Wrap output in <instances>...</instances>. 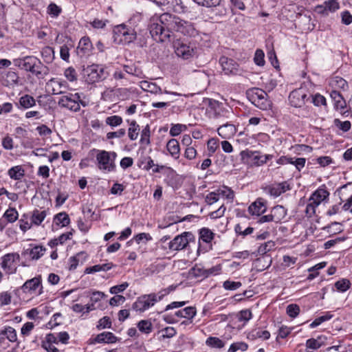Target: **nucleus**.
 <instances>
[{"instance_id": "obj_1", "label": "nucleus", "mask_w": 352, "mask_h": 352, "mask_svg": "<svg viewBox=\"0 0 352 352\" xmlns=\"http://www.w3.org/2000/svg\"><path fill=\"white\" fill-rule=\"evenodd\" d=\"M173 31L188 36H194L196 33L192 23L168 12L151 19L149 32L155 41L166 42L168 41Z\"/></svg>"}, {"instance_id": "obj_2", "label": "nucleus", "mask_w": 352, "mask_h": 352, "mask_svg": "<svg viewBox=\"0 0 352 352\" xmlns=\"http://www.w3.org/2000/svg\"><path fill=\"white\" fill-rule=\"evenodd\" d=\"M136 37V30L128 25L122 23L113 28L114 41L118 44H129L134 41Z\"/></svg>"}, {"instance_id": "obj_3", "label": "nucleus", "mask_w": 352, "mask_h": 352, "mask_svg": "<svg viewBox=\"0 0 352 352\" xmlns=\"http://www.w3.org/2000/svg\"><path fill=\"white\" fill-rule=\"evenodd\" d=\"M329 196V191L326 189L324 185L319 187L315 190L309 199V203L307 205L305 212L309 217L316 213V208L323 201L328 199Z\"/></svg>"}, {"instance_id": "obj_4", "label": "nucleus", "mask_w": 352, "mask_h": 352, "mask_svg": "<svg viewBox=\"0 0 352 352\" xmlns=\"http://www.w3.org/2000/svg\"><path fill=\"white\" fill-rule=\"evenodd\" d=\"M165 294H162L157 296V294L152 293L142 295L138 298L137 300L133 304L132 308L137 311L143 312L153 306L155 302L161 300Z\"/></svg>"}, {"instance_id": "obj_5", "label": "nucleus", "mask_w": 352, "mask_h": 352, "mask_svg": "<svg viewBox=\"0 0 352 352\" xmlns=\"http://www.w3.org/2000/svg\"><path fill=\"white\" fill-rule=\"evenodd\" d=\"M195 237L191 232H185L175 236L168 245V248L173 251H179L186 248L189 243L194 241Z\"/></svg>"}, {"instance_id": "obj_6", "label": "nucleus", "mask_w": 352, "mask_h": 352, "mask_svg": "<svg viewBox=\"0 0 352 352\" xmlns=\"http://www.w3.org/2000/svg\"><path fill=\"white\" fill-rule=\"evenodd\" d=\"M96 161L98 162V168L102 171L111 172L116 168L113 159L110 157V153L106 151H98L96 155Z\"/></svg>"}, {"instance_id": "obj_7", "label": "nucleus", "mask_w": 352, "mask_h": 352, "mask_svg": "<svg viewBox=\"0 0 352 352\" xmlns=\"http://www.w3.org/2000/svg\"><path fill=\"white\" fill-rule=\"evenodd\" d=\"M174 49L176 55L184 60H188L195 54V47L190 43H185L180 41L174 43Z\"/></svg>"}, {"instance_id": "obj_8", "label": "nucleus", "mask_w": 352, "mask_h": 352, "mask_svg": "<svg viewBox=\"0 0 352 352\" xmlns=\"http://www.w3.org/2000/svg\"><path fill=\"white\" fill-rule=\"evenodd\" d=\"M208 107L210 111L212 112L214 118H229L232 114V111L226 108L223 104L215 100H208Z\"/></svg>"}, {"instance_id": "obj_9", "label": "nucleus", "mask_w": 352, "mask_h": 352, "mask_svg": "<svg viewBox=\"0 0 352 352\" xmlns=\"http://www.w3.org/2000/svg\"><path fill=\"white\" fill-rule=\"evenodd\" d=\"M79 101L80 95L78 93L75 94H69L60 98L58 104L62 107L76 112L80 110Z\"/></svg>"}, {"instance_id": "obj_10", "label": "nucleus", "mask_w": 352, "mask_h": 352, "mask_svg": "<svg viewBox=\"0 0 352 352\" xmlns=\"http://www.w3.org/2000/svg\"><path fill=\"white\" fill-rule=\"evenodd\" d=\"M84 70L87 76V80L91 83L98 82L107 77L103 67L98 65L87 66V67Z\"/></svg>"}, {"instance_id": "obj_11", "label": "nucleus", "mask_w": 352, "mask_h": 352, "mask_svg": "<svg viewBox=\"0 0 352 352\" xmlns=\"http://www.w3.org/2000/svg\"><path fill=\"white\" fill-rule=\"evenodd\" d=\"M240 155L243 162L250 166H261L264 162L259 151H242Z\"/></svg>"}, {"instance_id": "obj_12", "label": "nucleus", "mask_w": 352, "mask_h": 352, "mask_svg": "<svg viewBox=\"0 0 352 352\" xmlns=\"http://www.w3.org/2000/svg\"><path fill=\"white\" fill-rule=\"evenodd\" d=\"M340 8L338 0H327L322 4L315 7V12L322 16H328L330 13H334Z\"/></svg>"}, {"instance_id": "obj_13", "label": "nucleus", "mask_w": 352, "mask_h": 352, "mask_svg": "<svg viewBox=\"0 0 352 352\" xmlns=\"http://www.w3.org/2000/svg\"><path fill=\"white\" fill-rule=\"evenodd\" d=\"M219 63L225 74L236 75L239 74V66L233 59L226 56H222L219 59Z\"/></svg>"}, {"instance_id": "obj_14", "label": "nucleus", "mask_w": 352, "mask_h": 352, "mask_svg": "<svg viewBox=\"0 0 352 352\" xmlns=\"http://www.w3.org/2000/svg\"><path fill=\"white\" fill-rule=\"evenodd\" d=\"M248 97L252 104L263 109L264 107V90L259 88H252L248 91Z\"/></svg>"}, {"instance_id": "obj_15", "label": "nucleus", "mask_w": 352, "mask_h": 352, "mask_svg": "<svg viewBox=\"0 0 352 352\" xmlns=\"http://www.w3.org/2000/svg\"><path fill=\"white\" fill-rule=\"evenodd\" d=\"M307 94L302 89H296L292 91L289 96V101L292 106L300 107L305 103Z\"/></svg>"}, {"instance_id": "obj_16", "label": "nucleus", "mask_w": 352, "mask_h": 352, "mask_svg": "<svg viewBox=\"0 0 352 352\" xmlns=\"http://www.w3.org/2000/svg\"><path fill=\"white\" fill-rule=\"evenodd\" d=\"M19 254H7L2 258L1 267L8 274L15 273L16 267L14 266L15 258H19Z\"/></svg>"}, {"instance_id": "obj_17", "label": "nucleus", "mask_w": 352, "mask_h": 352, "mask_svg": "<svg viewBox=\"0 0 352 352\" xmlns=\"http://www.w3.org/2000/svg\"><path fill=\"white\" fill-rule=\"evenodd\" d=\"M291 188L290 184L287 181L275 183L267 187L269 194L274 197H278L283 193L290 190Z\"/></svg>"}, {"instance_id": "obj_18", "label": "nucleus", "mask_w": 352, "mask_h": 352, "mask_svg": "<svg viewBox=\"0 0 352 352\" xmlns=\"http://www.w3.org/2000/svg\"><path fill=\"white\" fill-rule=\"evenodd\" d=\"M285 214L286 211L284 207L276 206L272 209L270 214L265 215V222L274 221L278 223L285 217Z\"/></svg>"}, {"instance_id": "obj_19", "label": "nucleus", "mask_w": 352, "mask_h": 352, "mask_svg": "<svg viewBox=\"0 0 352 352\" xmlns=\"http://www.w3.org/2000/svg\"><path fill=\"white\" fill-rule=\"evenodd\" d=\"M117 341V337L111 332L104 331L98 334L94 339L90 340V344L107 343L112 344Z\"/></svg>"}, {"instance_id": "obj_20", "label": "nucleus", "mask_w": 352, "mask_h": 352, "mask_svg": "<svg viewBox=\"0 0 352 352\" xmlns=\"http://www.w3.org/2000/svg\"><path fill=\"white\" fill-rule=\"evenodd\" d=\"M39 286H41L38 294L43 293V287L41 285V276L34 277L32 279L28 280L22 286V289L25 292H32L35 291Z\"/></svg>"}, {"instance_id": "obj_21", "label": "nucleus", "mask_w": 352, "mask_h": 352, "mask_svg": "<svg viewBox=\"0 0 352 352\" xmlns=\"http://www.w3.org/2000/svg\"><path fill=\"white\" fill-rule=\"evenodd\" d=\"M218 134L223 139H230L236 133V126L230 123H225L217 129Z\"/></svg>"}, {"instance_id": "obj_22", "label": "nucleus", "mask_w": 352, "mask_h": 352, "mask_svg": "<svg viewBox=\"0 0 352 352\" xmlns=\"http://www.w3.org/2000/svg\"><path fill=\"white\" fill-rule=\"evenodd\" d=\"M18 74L13 71H8L2 76V84L6 87H14L19 84Z\"/></svg>"}, {"instance_id": "obj_23", "label": "nucleus", "mask_w": 352, "mask_h": 352, "mask_svg": "<svg viewBox=\"0 0 352 352\" xmlns=\"http://www.w3.org/2000/svg\"><path fill=\"white\" fill-rule=\"evenodd\" d=\"M33 64L30 72L38 78H43L47 74V67L37 58H36Z\"/></svg>"}, {"instance_id": "obj_24", "label": "nucleus", "mask_w": 352, "mask_h": 352, "mask_svg": "<svg viewBox=\"0 0 352 352\" xmlns=\"http://www.w3.org/2000/svg\"><path fill=\"white\" fill-rule=\"evenodd\" d=\"M264 201L262 198L257 199L254 202L252 203L248 208L250 214L252 216L259 217L264 212Z\"/></svg>"}, {"instance_id": "obj_25", "label": "nucleus", "mask_w": 352, "mask_h": 352, "mask_svg": "<svg viewBox=\"0 0 352 352\" xmlns=\"http://www.w3.org/2000/svg\"><path fill=\"white\" fill-rule=\"evenodd\" d=\"M166 148L174 159H178L180 154L179 143L176 139H170L166 144Z\"/></svg>"}, {"instance_id": "obj_26", "label": "nucleus", "mask_w": 352, "mask_h": 352, "mask_svg": "<svg viewBox=\"0 0 352 352\" xmlns=\"http://www.w3.org/2000/svg\"><path fill=\"white\" fill-rule=\"evenodd\" d=\"M330 96L336 109H344L346 107V102L339 91L336 90L331 91Z\"/></svg>"}, {"instance_id": "obj_27", "label": "nucleus", "mask_w": 352, "mask_h": 352, "mask_svg": "<svg viewBox=\"0 0 352 352\" xmlns=\"http://www.w3.org/2000/svg\"><path fill=\"white\" fill-rule=\"evenodd\" d=\"M324 343L321 341V337H318L316 339L310 338L306 341V351L312 352L313 351L318 349Z\"/></svg>"}, {"instance_id": "obj_28", "label": "nucleus", "mask_w": 352, "mask_h": 352, "mask_svg": "<svg viewBox=\"0 0 352 352\" xmlns=\"http://www.w3.org/2000/svg\"><path fill=\"white\" fill-rule=\"evenodd\" d=\"M113 265L111 263H107L102 265H95L94 266L87 267L85 269V274H91L97 272L104 271L107 272L113 267Z\"/></svg>"}, {"instance_id": "obj_29", "label": "nucleus", "mask_w": 352, "mask_h": 352, "mask_svg": "<svg viewBox=\"0 0 352 352\" xmlns=\"http://www.w3.org/2000/svg\"><path fill=\"white\" fill-rule=\"evenodd\" d=\"M10 177L14 180L21 179L25 175V170L21 166H13L8 172Z\"/></svg>"}, {"instance_id": "obj_30", "label": "nucleus", "mask_w": 352, "mask_h": 352, "mask_svg": "<svg viewBox=\"0 0 352 352\" xmlns=\"http://www.w3.org/2000/svg\"><path fill=\"white\" fill-rule=\"evenodd\" d=\"M92 45L88 37H82L78 43V50H80L83 55L88 54L91 50Z\"/></svg>"}, {"instance_id": "obj_31", "label": "nucleus", "mask_w": 352, "mask_h": 352, "mask_svg": "<svg viewBox=\"0 0 352 352\" xmlns=\"http://www.w3.org/2000/svg\"><path fill=\"white\" fill-rule=\"evenodd\" d=\"M86 254L83 252L78 253L76 256H72L69 258V270H74L79 262L82 263L86 259Z\"/></svg>"}, {"instance_id": "obj_32", "label": "nucleus", "mask_w": 352, "mask_h": 352, "mask_svg": "<svg viewBox=\"0 0 352 352\" xmlns=\"http://www.w3.org/2000/svg\"><path fill=\"white\" fill-rule=\"evenodd\" d=\"M29 251V254L32 260L39 259L46 251V248L42 245H35L32 249L27 250L26 252Z\"/></svg>"}, {"instance_id": "obj_33", "label": "nucleus", "mask_w": 352, "mask_h": 352, "mask_svg": "<svg viewBox=\"0 0 352 352\" xmlns=\"http://www.w3.org/2000/svg\"><path fill=\"white\" fill-rule=\"evenodd\" d=\"M65 83L58 80L55 78H52L47 83L48 86H51L52 94H60L63 93L62 87L65 88Z\"/></svg>"}, {"instance_id": "obj_34", "label": "nucleus", "mask_w": 352, "mask_h": 352, "mask_svg": "<svg viewBox=\"0 0 352 352\" xmlns=\"http://www.w3.org/2000/svg\"><path fill=\"white\" fill-rule=\"evenodd\" d=\"M196 315V309L193 307H188L182 310L177 311L175 316L181 318L192 319Z\"/></svg>"}, {"instance_id": "obj_35", "label": "nucleus", "mask_w": 352, "mask_h": 352, "mask_svg": "<svg viewBox=\"0 0 352 352\" xmlns=\"http://www.w3.org/2000/svg\"><path fill=\"white\" fill-rule=\"evenodd\" d=\"M41 55L44 61L47 63H51L55 58L54 49L49 46L42 49Z\"/></svg>"}, {"instance_id": "obj_36", "label": "nucleus", "mask_w": 352, "mask_h": 352, "mask_svg": "<svg viewBox=\"0 0 352 352\" xmlns=\"http://www.w3.org/2000/svg\"><path fill=\"white\" fill-rule=\"evenodd\" d=\"M19 104L23 108L28 109L36 104V100L30 95L25 94L20 98Z\"/></svg>"}, {"instance_id": "obj_37", "label": "nucleus", "mask_w": 352, "mask_h": 352, "mask_svg": "<svg viewBox=\"0 0 352 352\" xmlns=\"http://www.w3.org/2000/svg\"><path fill=\"white\" fill-rule=\"evenodd\" d=\"M45 217L46 212L45 210L40 211L38 210H34L31 217L32 223L38 226L44 220Z\"/></svg>"}, {"instance_id": "obj_38", "label": "nucleus", "mask_w": 352, "mask_h": 352, "mask_svg": "<svg viewBox=\"0 0 352 352\" xmlns=\"http://www.w3.org/2000/svg\"><path fill=\"white\" fill-rule=\"evenodd\" d=\"M330 85L333 88H338L345 90L348 87L347 82L342 78L336 76L330 82Z\"/></svg>"}, {"instance_id": "obj_39", "label": "nucleus", "mask_w": 352, "mask_h": 352, "mask_svg": "<svg viewBox=\"0 0 352 352\" xmlns=\"http://www.w3.org/2000/svg\"><path fill=\"white\" fill-rule=\"evenodd\" d=\"M140 131V126L135 120L131 122L128 130L129 138L131 140H135L138 138Z\"/></svg>"}, {"instance_id": "obj_40", "label": "nucleus", "mask_w": 352, "mask_h": 352, "mask_svg": "<svg viewBox=\"0 0 352 352\" xmlns=\"http://www.w3.org/2000/svg\"><path fill=\"white\" fill-rule=\"evenodd\" d=\"M4 336H6L10 342H15L17 340L16 332L15 329L11 327H8L4 330L1 331L0 337H3Z\"/></svg>"}, {"instance_id": "obj_41", "label": "nucleus", "mask_w": 352, "mask_h": 352, "mask_svg": "<svg viewBox=\"0 0 352 352\" xmlns=\"http://www.w3.org/2000/svg\"><path fill=\"white\" fill-rule=\"evenodd\" d=\"M206 344L209 346L217 349H221L225 345L224 342L217 337H209L206 340Z\"/></svg>"}, {"instance_id": "obj_42", "label": "nucleus", "mask_w": 352, "mask_h": 352, "mask_svg": "<svg viewBox=\"0 0 352 352\" xmlns=\"http://www.w3.org/2000/svg\"><path fill=\"white\" fill-rule=\"evenodd\" d=\"M18 212L14 208H9L3 214V217L10 223L14 222L18 219Z\"/></svg>"}, {"instance_id": "obj_43", "label": "nucleus", "mask_w": 352, "mask_h": 352, "mask_svg": "<svg viewBox=\"0 0 352 352\" xmlns=\"http://www.w3.org/2000/svg\"><path fill=\"white\" fill-rule=\"evenodd\" d=\"M150 126L147 124L141 132L140 143L145 145L150 144Z\"/></svg>"}, {"instance_id": "obj_44", "label": "nucleus", "mask_w": 352, "mask_h": 352, "mask_svg": "<svg viewBox=\"0 0 352 352\" xmlns=\"http://www.w3.org/2000/svg\"><path fill=\"white\" fill-rule=\"evenodd\" d=\"M351 283L349 280L346 278H342L340 280H338L335 283V287L338 291L341 292H344L347 289L350 288Z\"/></svg>"}, {"instance_id": "obj_45", "label": "nucleus", "mask_w": 352, "mask_h": 352, "mask_svg": "<svg viewBox=\"0 0 352 352\" xmlns=\"http://www.w3.org/2000/svg\"><path fill=\"white\" fill-rule=\"evenodd\" d=\"M142 87L151 93L153 94H162V89L155 83H150L146 81L142 82Z\"/></svg>"}, {"instance_id": "obj_46", "label": "nucleus", "mask_w": 352, "mask_h": 352, "mask_svg": "<svg viewBox=\"0 0 352 352\" xmlns=\"http://www.w3.org/2000/svg\"><path fill=\"white\" fill-rule=\"evenodd\" d=\"M213 236V232L208 228H202L200 230V239L204 242L210 243L212 240Z\"/></svg>"}, {"instance_id": "obj_47", "label": "nucleus", "mask_w": 352, "mask_h": 352, "mask_svg": "<svg viewBox=\"0 0 352 352\" xmlns=\"http://www.w3.org/2000/svg\"><path fill=\"white\" fill-rule=\"evenodd\" d=\"M55 219L56 220V223L57 224L60 223L62 225V226H66L70 222L69 217L68 214H67L65 212H60V213L57 214L55 216Z\"/></svg>"}, {"instance_id": "obj_48", "label": "nucleus", "mask_w": 352, "mask_h": 352, "mask_svg": "<svg viewBox=\"0 0 352 352\" xmlns=\"http://www.w3.org/2000/svg\"><path fill=\"white\" fill-rule=\"evenodd\" d=\"M105 122L107 124L115 127L122 123V118L119 116H111L106 118Z\"/></svg>"}, {"instance_id": "obj_49", "label": "nucleus", "mask_w": 352, "mask_h": 352, "mask_svg": "<svg viewBox=\"0 0 352 352\" xmlns=\"http://www.w3.org/2000/svg\"><path fill=\"white\" fill-rule=\"evenodd\" d=\"M286 312L291 318H296L300 313V307L296 304H290L287 307Z\"/></svg>"}, {"instance_id": "obj_50", "label": "nucleus", "mask_w": 352, "mask_h": 352, "mask_svg": "<svg viewBox=\"0 0 352 352\" xmlns=\"http://www.w3.org/2000/svg\"><path fill=\"white\" fill-rule=\"evenodd\" d=\"M159 6H166L168 5L172 6H181L182 3V0H150Z\"/></svg>"}, {"instance_id": "obj_51", "label": "nucleus", "mask_w": 352, "mask_h": 352, "mask_svg": "<svg viewBox=\"0 0 352 352\" xmlns=\"http://www.w3.org/2000/svg\"><path fill=\"white\" fill-rule=\"evenodd\" d=\"M333 123L336 127L344 132L349 131L351 126V122L348 120L342 122L339 119H335Z\"/></svg>"}, {"instance_id": "obj_52", "label": "nucleus", "mask_w": 352, "mask_h": 352, "mask_svg": "<svg viewBox=\"0 0 352 352\" xmlns=\"http://www.w3.org/2000/svg\"><path fill=\"white\" fill-rule=\"evenodd\" d=\"M64 76L70 82L76 81L78 76L76 69L72 67H69L65 70Z\"/></svg>"}, {"instance_id": "obj_53", "label": "nucleus", "mask_w": 352, "mask_h": 352, "mask_svg": "<svg viewBox=\"0 0 352 352\" xmlns=\"http://www.w3.org/2000/svg\"><path fill=\"white\" fill-rule=\"evenodd\" d=\"M186 129V125L181 124H173L169 133L171 136L175 137L179 135L183 131Z\"/></svg>"}, {"instance_id": "obj_54", "label": "nucleus", "mask_w": 352, "mask_h": 352, "mask_svg": "<svg viewBox=\"0 0 352 352\" xmlns=\"http://www.w3.org/2000/svg\"><path fill=\"white\" fill-rule=\"evenodd\" d=\"M151 323L148 320H141L138 324L139 330L143 333H148L151 331Z\"/></svg>"}, {"instance_id": "obj_55", "label": "nucleus", "mask_w": 352, "mask_h": 352, "mask_svg": "<svg viewBox=\"0 0 352 352\" xmlns=\"http://www.w3.org/2000/svg\"><path fill=\"white\" fill-rule=\"evenodd\" d=\"M248 349V344L245 342H235L231 344L230 346V349H228V352H236L239 350L241 351H244L247 350Z\"/></svg>"}, {"instance_id": "obj_56", "label": "nucleus", "mask_w": 352, "mask_h": 352, "mask_svg": "<svg viewBox=\"0 0 352 352\" xmlns=\"http://www.w3.org/2000/svg\"><path fill=\"white\" fill-rule=\"evenodd\" d=\"M35 59H36V57L32 56H28L24 57L23 69L30 72L31 68L34 65L33 63H34Z\"/></svg>"}, {"instance_id": "obj_57", "label": "nucleus", "mask_w": 352, "mask_h": 352, "mask_svg": "<svg viewBox=\"0 0 352 352\" xmlns=\"http://www.w3.org/2000/svg\"><path fill=\"white\" fill-rule=\"evenodd\" d=\"M195 3L199 5L206 6V7H212L219 6L221 1V0H193Z\"/></svg>"}, {"instance_id": "obj_58", "label": "nucleus", "mask_w": 352, "mask_h": 352, "mask_svg": "<svg viewBox=\"0 0 352 352\" xmlns=\"http://www.w3.org/2000/svg\"><path fill=\"white\" fill-rule=\"evenodd\" d=\"M223 286L226 290H236L241 286V283L228 280L223 283Z\"/></svg>"}, {"instance_id": "obj_59", "label": "nucleus", "mask_w": 352, "mask_h": 352, "mask_svg": "<svg viewBox=\"0 0 352 352\" xmlns=\"http://www.w3.org/2000/svg\"><path fill=\"white\" fill-rule=\"evenodd\" d=\"M111 326V322L110 318L107 316H104L99 320L96 327L98 330H100L104 328H110Z\"/></svg>"}, {"instance_id": "obj_60", "label": "nucleus", "mask_w": 352, "mask_h": 352, "mask_svg": "<svg viewBox=\"0 0 352 352\" xmlns=\"http://www.w3.org/2000/svg\"><path fill=\"white\" fill-rule=\"evenodd\" d=\"M251 317L252 313L248 309L242 310L237 314V318L241 322H246L251 318Z\"/></svg>"}, {"instance_id": "obj_61", "label": "nucleus", "mask_w": 352, "mask_h": 352, "mask_svg": "<svg viewBox=\"0 0 352 352\" xmlns=\"http://www.w3.org/2000/svg\"><path fill=\"white\" fill-rule=\"evenodd\" d=\"M219 200V193L211 192L206 197L205 201L208 205H212Z\"/></svg>"}, {"instance_id": "obj_62", "label": "nucleus", "mask_w": 352, "mask_h": 352, "mask_svg": "<svg viewBox=\"0 0 352 352\" xmlns=\"http://www.w3.org/2000/svg\"><path fill=\"white\" fill-rule=\"evenodd\" d=\"M268 59L271 65L275 68H279V63L276 54L274 50H270L267 53Z\"/></svg>"}, {"instance_id": "obj_63", "label": "nucleus", "mask_w": 352, "mask_h": 352, "mask_svg": "<svg viewBox=\"0 0 352 352\" xmlns=\"http://www.w3.org/2000/svg\"><path fill=\"white\" fill-rule=\"evenodd\" d=\"M217 192L219 193V197L221 195L228 199H232L234 198V192L230 188L226 186H224L223 189L218 190Z\"/></svg>"}, {"instance_id": "obj_64", "label": "nucleus", "mask_w": 352, "mask_h": 352, "mask_svg": "<svg viewBox=\"0 0 352 352\" xmlns=\"http://www.w3.org/2000/svg\"><path fill=\"white\" fill-rule=\"evenodd\" d=\"M254 61L257 65H264V53L262 50H257L256 51Z\"/></svg>"}]
</instances>
